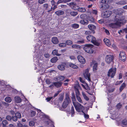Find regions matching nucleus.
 <instances>
[{
  "label": "nucleus",
  "mask_w": 127,
  "mask_h": 127,
  "mask_svg": "<svg viewBox=\"0 0 127 127\" xmlns=\"http://www.w3.org/2000/svg\"><path fill=\"white\" fill-rule=\"evenodd\" d=\"M15 116L18 118H21V114L19 112H16L15 113Z\"/></svg>",
  "instance_id": "42"
},
{
  "label": "nucleus",
  "mask_w": 127,
  "mask_h": 127,
  "mask_svg": "<svg viewBox=\"0 0 127 127\" xmlns=\"http://www.w3.org/2000/svg\"><path fill=\"white\" fill-rule=\"evenodd\" d=\"M92 43H93L95 45L97 46H99L100 44V42L97 41H96V39H95V40H94Z\"/></svg>",
  "instance_id": "31"
},
{
  "label": "nucleus",
  "mask_w": 127,
  "mask_h": 127,
  "mask_svg": "<svg viewBox=\"0 0 127 127\" xmlns=\"http://www.w3.org/2000/svg\"><path fill=\"white\" fill-rule=\"evenodd\" d=\"M42 116V117L43 118L48 119V117L47 115L45 114L43 112H42L41 110H40V116Z\"/></svg>",
  "instance_id": "30"
},
{
  "label": "nucleus",
  "mask_w": 127,
  "mask_h": 127,
  "mask_svg": "<svg viewBox=\"0 0 127 127\" xmlns=\"http://www.w3.org/2000/svg\"><path fill=\"white\" fill-rule=\"evenodd\" d=\"M51 40L52 43L55 44H57L59 42L58 38L56 37H52Z\"/></svg>",
  "instance_id": "18"
},
{
  "label": "nucleus",
  "mask_w": 127,
  "mask_h": 127,
  "mask_svg": "<svg viewBox=\"0 0 127 127\" xmlns=\"http://www.w3.org/2000/svg\"><path fill=\"white\" fill-rule=\"evenodd\" d=\"M122 123L124 125H127V120L124 119L122 120Z\"/></svg>",
  "instance_id": "53"
},
{
  "label": "nucleus",
  "mask_w": 127,
  "mask_h": 127,
  "mask_svg": "<svg viewBox=\"0 0 127 127\" xmlns=\"http://www.w3.org/2000/svg\"><path fill=\"white\" fill-rule=\"evenodd\" d=\"M12 100L11 98L8 96L6 97L5 98V101L8 103H10Z\"/></svg>",
  "instance_id": "32"
},
{
  "label": "nucleus",
  "mask_w": 127,
  "mask_h": 127,
  "mask_svg": "<svg viewBox=\"0 0 127 127\" xmlns=\"http://www.w3.org/2000/svg\"><path fill=\"white\" fill-rule=\"evenodd\" d=\"M15 102L17 103H20L22 101L21 99L19 97L16 96L14 98Z\"/></svg>",
  "instance_id": "21"
},
{
  "label": "nucleus",
  "mask_w": 127,
  "mask_h": 127,
  "mask_svg": "<svg viewBox=\"0 0 127 127\" xmlns=\"http://www.w3.org/2000/svg\"><path fill=\"white\" fill-rule=\"evenodd\" d=\"M86 10V9L85 8L83 7L80 8L79 7L78 10V11L82 12H85Z\"/></svg>",
  "instance_id": "38"
},
{
  "label": "nucleus",
  "mask_w": 127,
  "mask_h": 127,
  "mask_svg": "<svg viewBox=\"0 0 127 127\" xmlns=\"http://www.w3.org/2000/svg\"><path fill=\"white\" fill-rule=\"evenodd\" d=\"M74 111L73 107L72 106L71 108V116L73 117L74 116Z\"/></svg>",
  "instance_id": "40"
},
{
  "label": "nucleus",
  "mask_w": 127,
  "mask_h": 127,
  "mask_svg": "<svg viewBox=\"0 0 127 127\" xmlns=\"http://www.w3.org/2000/svg\"><path fill=\"white\" fill-rule=\"evenodd\" d=\"M86 38L88 42L92 43L94 40H95L96 38L92 35H89L86 37Z\"/></svg>",
  "instance_id": "10"
},
{
  "label": "nucleus",
  "mask_w": 127,
  "mask_h": 127,
  "mask_svg": "<svg viewBox=\"0 0 127 127\" xmlns=\"http://www.w3.org/2000/svg\"><path fill=\"white\" fill-rule=\"evenodd\" d=\"M41 43L42 44H43L44 45L46 44L47 41L46 39H43L41 41Z\"/></svg>",
  "instance_id": "56"
},
{
  "label": "nucleus",
  "mask_w": 127,
  "mask_h": 127,
  "mask_svg": "<svg viewBox=\"0 0 127 127\" xmlns=\"http://www.w3.org/2000/svg\"><path fill=\"white\" fill-rule=\"evenodd\" d=\"M71 27L73 29H77L79 28V26L78 24L74 23L72 24L71 25Z\"/></svg>",
  "instance_id": "27"
},
{
  "label": "nucleus",
  "mask_w": 127,
  "mask_h": 127,
  "mask_svg": "<svg viewBox=\"0 0 127 127\" xmlns=\"http://www.w3.org/2000/svg\"><path fill=\"white\" fill-rule=\"evenodd\" d=\"M77 58L79 62L82 64H84L86 63L85 58L82 56L79 55L78 56Z\"/></svg>",
  "instance_id": "11"
},
{
  "label": "nucleus",
  "mask_w": 127,
  "mask_h": 127,
  "mask_svg": "<svg viewBox=\"0 0 127 127\" xmlns=\"http://www.w3.org/2000/svg\"><path fill=\"white\" fill-rule=\"evenodd\" d=\"M66 64L65 63H63L58 65V67L59 70L62 71L64 70L65 69V67Z\"/></svg>",
  "instance_id": "15"
},
{
  "label": "nucleus",
  "mask_w": 127,
  "mask_h": 127,
  "mask_svg": "<svg viewBox=\"0 0 127 127\" xmlns=\"http://www.w3.org/2000/svg\"><path fill=\"white\" fill-rule=\"evenodd\" d=\"M44 56L46 58H48L50 57V55L48 53H45L44 54Z\"/></svg>",
  "instance_id": "59"
},
{
  "label": "nucleus",
  "mask_w": 127,
  "mask_h": 127,
  "mask_svg": "<svg viewBox=\"0 0 127 127\" xmlns=\"http://www.w3.org/2000/svg\"><path fill=\"white\" fill-rule=\"evenodd\" d=\"M94 46L91 44H86L84 45L83 47L84 50L86 53L89 54H92L94 52L93 48Z\"/></svg>",
  "instance_id": "1"
},
{
  "label": "nucleus",
  "mask_w": 127,
  "mask_h": 127,
  "mask_svg": "<svg viewBox=\"0 0 127 127\" xmlns=\"http://www.w3.org/2000/svg\"><path fill=\"white\" fill-rule=\"evenodd\" d=\"M109 27L112 28H117L115 23H111L109 25Z\"/></svg>",
  "instance_id": "34"
},
{
  "label": "nucleus",
  "mask_w": 127,
  "mask_h": 127,
  "mask_svg": "<svg viewBox=\"0 0 127 127\" xmlns=\"http://www.w3.org/2000/svg\"><path fill=\"white\" fill-rule=\"evenodd\" d=\"M115 90V88H113L108 89V91L109 93H111L113 92Z\"/></svg>",
  "instance_id": "60"
},
{
  "label": "nucleus",
  "mask_w": 127,
  "mask_h": 127,
  "mask_svg": "<svg viewBox=\"0 0 127 127\" xmlns=\"http://www.w3.org/2000/svg\"><path fill=\"white\" fill-rule=\"evenodd\" d=\"M69 65L70 67L74 69H77L78 68V66L76 65L70 63L69 64Z\"/></svg>",
  "instance_id": "24"
},
{
  "label": "nucleus",
  "mask_w": 127,
  "mask_h": 127,
  "mask_svg": "<svg viewBox=\"0 0 127 127\" xmlns=\"http://www.w3.org/2000/svg\"><path fill=\"white\" fill-rule=\"evenodd\" d=\"M64 12L62 10H59L56 11L55 12V14L58 16L62 15L64 14Z\"/></svg>",
  "instance_id": "23"
},
{
  "label": "nucleus",
  "mask_w": 127,
  "mask_h": 127,
  "mask_svg": "<svg viewBox=\"0 0 127 127\" xmlns=\"http://www.w3.org/2000/svg\"><path fill=\"white\" fill-rule=\"evenodd\" d=\"M85 78L89 82L91 81L90 78V74L88 70L86 69V70L83 74Z\"/></svg>",
  "instance_id": "8"
},
{
  "label": "nucleus",
  "mask_w": 127,
  "mask_h": 127,
  "mask_svg": "<svg viewBox=\"0 0 127 127\" xmlns=\"http://www.w3.org/2000/svg\"><path fill=\"white\" fill-rule=\"evenodd\" d=\"M59 100L60 101H62L64 99L63 95H61L59 98Z\"/></svg>",
  "instance_id": "61"
},
{
  "label": "nucleus",
  "mask_w": 127,
  "mask_h": 127,
  "mask_svg": "<svg viewBox=\"0 0 127 127\" xmlns=\"http://www.w3.org/2000/svg\"><path fill=\"white\" fill-rule=\"evenodd\" d=\"M116 68H111L109 69L108 72V76L109 77L110 76L111 78L114 77L115 75L116 71Z\"/></svg>",
  "instance_id": "5"
},
{
  "label": "nucleus",
  "mask_w": 127,
  "mask_h": 127,
  "mask_svg": "<svg viewBox=\"0 0 127 127\" xmlns=\"http://www.w3.org/2000/svg\"><path fill=\"white\" fill-rule=\"evenodd\" d=\"M75 106H74L76 110L78 112H81L83 113V110L85 109V108L84 106L82 105L78 102H77V104H75Z\"/></svg>",
  "instance_id": "3"
},
{
  "label": "nucleus",
  "mask_w": 127,
  "mask_h": 127,
  "mask_svg": "<svg viewBox=\"0 0 127 127\" xmlns=\"http://www.w3.org/2000/svg\"><path fill=\"white\" fill-rule=\"evenodd\" d=\"M126 86V84L125 83H123L122 84L119 88V90L120 92L122 91L123 90Z\"/></svg>",
  "instance_id": "22"
},
{
  "label": "nucleus",
  "mask_w": 127,
  "mask_h": 127,
  "mask_svg": "<svg viewBox=\"0 0 127 127\" xmlns=\"http://www.w3.org/2000/svg\"><path fill=\"white\" fill-rule=\"evenodd\" d=\"M58 51L56 50H54L52 52V54L54 55H56L57 56H60L61 54L58 53Z\"/></svg>",
  "instance_id": "28"
},
{
  "label": "nucleus",
  "mask_w": 127,
  "mask_h": 127,
  "mask_svg": "<svg viewBox=\"0 0 127 127\" xmlns=\"http://www.w3.org/2000/svg\"><path fill=\"white\" fill-rule=\"evenodd\" d=\"M64 79V77L62 76H60L57 78V81H61L63 80Z\"/></svg>",
  "instance_id": "25"
},
{
  "label": "nucleus",
  "mask_w": 127,
  "mask_h": 127,
  "mask_svg": "<svg viewBox=\"0 0 127 127\" xmlns=\"http://www.w3.org/2000/svg\"><path fill=\"white\" fill-rule=\"evenodd\" d=\"M103 41L106 45L108 47H109L111 45V43L109 39L105 38L104 39Z\"/></svg>",
  "instance_id": "16"
},
{
  "label": "nucleus",
  "mask_w": 127,
  "mask_h": 127,
  "mask_svg": "<svg viewBox=\"0 0 127 127\" xmlns=\"http://www.w3.org/2000/svg\"><path fill=\"white\" fill-rule=\"evenodd\" d=\"M65 43L67 45H70L73 44V42L71 40H68L66 41L65 42Z\"/></svg>",
  "instance_id": "41"
},
{
  "label": "nucleus",
  "mask_w": 127,
  "mask_h": 127,
  "mask_svg": "<svg viewBox=\"0 0 127 127\" xmlns=\"http://www.w3.org/2000/svg\"><path fill=\"white\" fill-rule=\"evenodd\" d=\"M119 21H118V20H117L115 23L117 26H120L121 24H124V23L123 22H120Z\"/></svg>",
  "instance_id": "43"
},
{
  "label": "nucleus",
  "mask_w": 127,
  "mask_h": 127,
  "mask_svg": "<svg viewBox=\"0 0 127 127\" xmlns=\"http://www.w3.org/2000/svg\"><path fill=\"white\" fill-rule=\"evenodd\" d=\"M91 32L89 31H86L85 32V34L86 35H90Z\"/></svg>",
  "instance_id": "62"
},
{
  "label": "nucleus",
  "mask_w": 127,
  "mask_h": 127,
  "mask_svg": "<svg viewBox=\"0 0 127 127\" xmlns=\"http://www.w3.org/2000/svg\"><path fill=\"white\" fill-rule=\"evenodd\" d=\"M72 47L73 48L78 49L81 48V46L78 45L74 44L72 45Z\"/></svg>",
  "instance_id": "33"
},
{
  "label": "nucleus",
  "mask_w": 127,
  "mask_h": 127,
  "mask_svg": "<svg viewBox=\"0 0 127 127\" xmlns=\"http://www.w3.org/2000/svg\"><path fill=\"white\" fill-rule=\"evenodd\" d=\"M71 98L73 104L74 106H75V104H77V102L76 101L75 94L73 93H72Z\"/></svg>",
  "instance_id": "14"
},
{
  "label": "nucleus",
  "mask_w": 127,
  "mask_h": 127,
  "mask_svg": "<svg viewBox=\"0 0 127 127\" xmlns=\"http://www.w3.org/2000/svg\"><path fill=\"white\" fill-rule=\"evenodd\" d=\"M114 59L113 55H107L105 58V61L107 64H109L113 62Z\"/></svg>",
  "instance_id": "4"
},
{
  "label": "nucleus",
  "mask_w": 127,
  "mask_h": 127,
  "mask_svg": "<svg viewBox=\"0 0 127 127\" xmlns=\"http://www.w3.org/2000/svg\"><path fill=\"white\" fill-rule=\"evenodd\" d=\"M79 8V7L77 5V4L76 3L75 5L72 6L71 7V8L73 9H74V10H78Z\"/></svg>",
  "instance_id": "39"
},
{
  "label": "nucleus",
  "mask_w": 127,
  "mask_h": 127,
  "mask_svg": "<svg viewBox=\"0 0 127 127\" xmlns=\"http://www.w3.org/2000/svg\"><path fill=\"white\" fill-rule=\"evenodd\" d=\"M100 6L101 8L102 9H107L109 7V5L106 3L100 5Z\"/></svg>",
  "instance_id": "20"
},
{
  "label": "nucleus",
  "mask_w": 127,
  "mask_h": 127,
  "mask_svg": "<svg viewBox=\"0 0 127 127\" xmlns=\"http://www.w3.org/2000/svg\"><path fill=\"white\" fill-rule=\"evenodd\" d=\"M77 99L78 101L81 103H83L82 100L79 96H76Z\"/></svg>",
  "instance_id": "45"
},
{
  "label": "nucleus",
  "mask_w": 127,
  "mask_h": 127,
  "mask_svg": "<svg viewBox=\"0 0 127 127\" xmlns=\"http://www.w3.org/2000/svg\"><path fill=\"white\" fill-rule=\"evenodd\" d=\"M117 3L118 5H124L126 4V2L124 1H119Z\"/></svg>",
  "instance_id": "36"
},
{
  "label": "nucleus",
  "mask_w": 127,
  "mask_h": 127,
  "mask_svg": "<svg viewBox=\"0 0 127 127\" xmlns=\"http://www.w3.org/2000/svg\"><path fill=\"white\" fill-rule=\"evenodd\" d=\"M70 14L72 16H75L78 14V13L77 12L72 11L70 12Z\"/></svg>",
  "instance_id": "35"
},
{
  "label": "nucleus",
  "mask_w": 127,
  "mask_h": 127,
  "mask_svg": "<svg viewBox=\"0 0 127 127\" xmlns=\"http://www.w3.org/2000/svg\"><path fill=\"white\" fill-rule=\"evenodd\" d=\"M83 96L84 98L87 101H88L89 99V98L86 95V94L84 93H83Z\"/></svg>",
  "instance_id": "49"
},
{
  "label": "nucleus",
  "mask_w": 127,
  "mask_h": 127,
  "mask_svg": "<svg viewBox=\"0 0 127 127\" xmlns=\"http://www.w3.org/2000/svg\"><path fill=\"white\" fill-rule=\"evenodd\" d=\"M93 64H94L93 68V70L95 72L97 69L98 63L96 62L95 60H93L91 63L90 66H91Z\"/></svg>",
  "instance_id": "9"
},
{
  "label": "nucleus",
  "mask_w": 127,
  "mask_h": 127,
  "mask_svg": "<svg viewBox=\"0 0 127 127\" xmlns=\"http://www.w3.org/2000/svg\"><path fill=\"white\" fill-rule=\"evenodd\" d=\"M6 119L9 121H11L12 120V117H11L10 115H7L6 117Z\"/></svg>",
  "instance_id": "54"
},
{
  "label": "nucleus",
  "mask_w": 127,
  "mask_h": 127,
  "mask_svg": "<svg viewBox=\"0 0 127 127\" xmlns=\"http://www.w3.org/2000/svg\"><path fill=\"white\" fill-rule=\"evenodd\" d=\"M18 119L15 115H14L12 116V120L16 122L17 121Z\"/></svg>",
  "instance_id": "47"
},
{
  "label": "nucleus",
  "mask_w": 127,
  "mask_h": 127,
  "mask_svg": "<svg viewBox=\"0 0 127 127\" xmlns=\"http://www.w3.org/2000/svg\"><path fill=\"white\" fill-rule=\"evenodd\" d=\"M71 102V100L69 97V94L67 93L65 95V98L64 99L62 105V107L65 108L68 106V104Z\"/></svg>",
  "instance_id": "2"
},
{
  "label": "nucleus",
  "mask_w": 127,
  "mask_h": 127,
  "mask_svg": "<svg viewBox=\"0 0 127 127\" xmlns=\"http://www.w3.org/2000/svg\"><path fill=\"white\" fill-rule=\"evenodd\" d=\"M122 106V105L120 103L117 105L116 107L117 109H119Z\"/></svg>",
  "instance_id": "55"
},
{
  "label": "nucleus",
  "mask_w": 127,
  "mask_h": 127,
  "mask_svg": "<svg viewBox=\"0 0 127 127\" xmlns=\"http://www.w3.org/2000/svg\"><path fill=\"white\" fill-rule=\"evenodd\" d=\"M53 98L52 97H48L46 98V100H47V102L50 101L51 99Z\"/></svg>",
  "instance_id": "64"
},
{
  "label": "nucleus",
  "mask_w": 127,
  "mask_h": 127,
  "mask_svg": "<svg viewBox=\"0 0 127 127\" xmlns=\"http://www.w3.org/2000/svg\"><path fill=\"white\" fill-rule=\"evenodd\" d=\"M80 23L82 25H86L88 24L89 21L86 19H85L80 20Z\"/></svg>",
  "instance_id": "19"
},
{
  "label": "nucleus",
  "mask_w": 127,
  "mask_h": 127,
  "mask_svg": "<svg viewBox=\"0 0 127 127\" xmlns=\"http://www.w3.org/2000/svg\"><path fill=\"white\" fill-rule=\"evenodd\" d=\"M76 4V3H75L72 2L67 3V4L70 6L71 8L72 7L75 5Z\"/></svg>",
  "instance_id": "50"
},
{
  "label": "nucleus",
  "mask_w": 127,
  "mask_h": 127,
  "mask_svg": "<svg viewBox=\"0 0 127 127\" xmlns=\"http://www.w3.org/2000/svg\"><path fill=\"white\" fill-rule=\"evenodd\" d=\"M88 27L90 30L92 31V32L93 34L95 33V30L96 29V26L93 24H91L88 25Z\"/></svg>",
  "instance_id": "13"
},
{
  "label": "nucleus",
  "mask_w": 127,
  "mask_h": 127,
  "mask_svg": "<svg viewBox=\"0 0 127 127\" xmlns=\"http://www.w3.org/2000/svg\"><path fill=\"white\" fill-rule=\"evenodd\" d=\"M8 124V122L6 120H3L2 122V124L3 127H7V126Z\"/></svg>",
  "instance_id": "29"
},
{
  "label": "nucleus",
  "mask_w": 127,
  "mask_h": 127,
  "mask_svg": "<svg viewBox=\"0 0 127 127\" xmlns=\"http://www.w3.org/2000/svg\"><path fill=\"white\" fill-rule=\"evenodd\" d=\"M75 93H76V96H79V95H80V92L79 91V90L78 89H77L75 90Z\"/></svg>",
  "instance_id": "52"
},
{
  "label": "nucleus",
  "mask_w": 127,
  "mask_h": 127,
  "mask_svg": "<svg viewBox=\"0 0 127 127\" xmlns=\"http://www.w3.org/2000/svg\"><path fill=\"white\" fill-rule=\"evenodd\" d=\"M58 59L57 57H55L53 58L51 60V62L52 63H55L57 62Z\"/></svg>",
  "instance_id": "26"
},
{
  "label": "nucleus",
  "mask_w": 127,
  "mask_h": 127,
  "mask_svg": "<svg viewBox=\"0 0 127 127\" xmlns=\"http://www.w3.org/2000/svg\"><path fill=\"white\" fill-rule=\"evenodd\" d=\"M84 43V40L82 38L80 40H78L77 42V43L78 44L83 43Z\"/></svg>",
  "instance_id": "37"
},
{
  "label": "nucleus",
  "mask_w": 127,
  "mask_h": 127,
  "mask_svg": "<svg viewBox=\"0 0 127 127\" xmlns=\"http://www.w3.org/2000/svg\"><path fill=\"white\" fill-rule=\"evenodd\" d=\"M122 97L123 99H124L126 98V94L123 93L122 95Z\"/></svg>",
  "instance_id": "63"
},
{
  "label": "nucleus",
  "mask_w": 127,
  "mask_h": 127,
  "mask_svg": "<svg viewBox=\"0 0 127 127\" xmlns=\"http://www.w3.org/2000/svg\"><path fill=\"white\" fill-rule=\"evenodd\" d=\"M126 56L125 52L121 51L119 56V60L122 62H125L126 60Z\"/></svg>",
  "instance_id": "6"
},
{
  "label": "nucleus",
  "mask_w": 127,
  "mask_h": 127,
  "mask_svg": "<svg viewBox=\"0 0 127 127\" xmlns=\"http://www.w3.org/2000/svg\"><path fill=\"white\" fill-rule=\"evenodd\" d=\"M31 115L32 117L34 116L35 115L36 113L35 111L31 110Z\"/></svg>",
  "instance_id": "46"
},
{
  "label": "nucleus",
  "mask_w": 127,
  "mask_h": 127,
  "mask_svg": "<svg viewBox=\"0 0 127 127\" xmlns=\"http://www.w3.org/2000/svg\"><path fill=\"white\" fill-rule=\"evenodd\" d=\"M50 6H48V4H43V7L45 10H47L48 12H50L52 11V7L51 6L50 9L49 8Z\"/></svg>",
  "instance_id": "12"
},
{
  "label": "nucleus",
  "mask_w": 127,
  "mask_h": 127,
  "mask_svg": "<svg viewBox=\"0 0 127 127\" xmlns=\"http://www.w3.org/2000/svg\"><path fill=\"white\" fill-rule=\"evenodd\" d=\"M83 113L84 114V117L85 118L87 119L89 118V116L88 115L86 114L84 112Z\"/></svg>",
  "instance_id": "58"
},
{
  "label": "nucleus",
  "mask_w": 127,
  "mask_h": 127,
  "mask_svg": "<svg viewBox=\"0 0 127 127\" xmlns=\"http://www.w3.org/2000/svg\"><path fill=\"white\" fill-rule=\"evenodd\" d=\"M34 124V122L32 121H30L29 123V125L31 126H33Z\"/></svg>",
  "instance_id": "57"
},
{
  "label": "nucleus",
  "mask_w": 127,
  "mask_h": 127,
  "mask_svg": "<svg viewBox=\"0 0 127 127\" xmlns=\"http://www.w3.org/2000/svg\"><path fill=\"white\" fill-rule=\"evenodd\" d=\"M53 83L54 85L57 88H59L61 87L62 83V82H53Z\"/></svg>",
  "instance_id": "17"
},
{
  "label": "nucleus",
  "mask_w": 127,
  "mask_h": 127,
  "mask_svg": "<svg viewBox=\"0 0 127 127\" xmlns=\"http://www.w3.org/2000/svg\"><path fill=\"white\" fill-rule=\"evenodd\" d=\"M87 15L85 14H81L80 16V17L81 18L83 19H86Z\"/></svg>",
  "instance_id": "44"
},
{
  "label": "nucleus",
  "mask_w": 127,
  "mask_h": 127,
  "mask_svg": "<svg viewBox=\"0 0 127 127\" xmlns=\"http://www.w3.org/2000/svg\"><path fill=\"white\" fill-rule=\"evenodd\" d=\"M123 80H122L121 81H117L116 82L115 85H117L120 84L123 82Z\"/></svg>",
  "instance_id": "51"
},
{
  "label": "nucleus",
  "mask_w": 127,
  "mask_h": 127,
  "mask_svg": "<svg viewBox=\"0 0 127 127\" xmlns=\"http://www.w3.org/2000/svg\"><path fill=\"white\" fill-rule=\"evenodd\" d=\"M59 46L61 47H64L66 46V44L65 43H62L59 44Z\"/></svg>",
  "instance_id": "48"
},
{
  "label": "nucleus",
  "mask_w": 127,
  "mask_h": 127,
  "mask_svg": "<svg viewBox=\"0 0 127 127\" xmlns=\"http://www.w3.org/2000/svg\"><path fill=\"white\" fill-rule=\"evenodd\" d=\"M112 13V11L109 10L104 11L102 14V15L103 18H108L109 17Z\"/></svg>",
  "instance_id": "7"
}]
</instances>
